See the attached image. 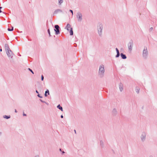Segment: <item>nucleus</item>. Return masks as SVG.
Wrapping results in <instances>:
<instances>
[{
  "label": "nucleus",
  "mask_w": 157,
  "mask_h": 157,
  "mask_svg": "<svg viewBox=\"0 0 157 157\" xmlns=\"http://www.w3.org/2000/svg\"><path fill=\"white\" fill-rule=\"evenodd\" d=\"M105 70L104 68V66L103 64L101 65L99 67V69L98 72L99 76L102 78L104 76Z\"/></svg>",
  "instance_id": "f257e3e1"
},
{
  "label": "nucleus",
  "mask_w": 157,
  "mask_h": 157,
  "mask_svg": "<svg viewBox=\"0 0 157 157\" xmlns=\"http://www.w3.org/2000/svg\"><path fill=\"white\" fill-rule=\"evenodd\" d=\"M98 32L99 36H101L102 35L103 30V25L101 23H99L97 26Z\"/></svg>",
  "instance_id": "f03ea898"
},
{
  "label": "nucleus",
  "mask_w": 157,
  "mask_h": 157,
  "mask_svg": "<svg viewBox=\"0 0 157 157\" xmlns=\"http://www.w3.org/2000/svg\"><path fill=\"white\" fill-rule=\"evenodd\" d=\"M148 55V51L147 48H144L143 52V56L144 59H146Z\"/></svg>",
  "instance_id": "7ed1b4c3"
},
{
  "label": "nucleus",
  "mask_w": 157,
  "mask_h": 157,
  "mask_svg": "<svg viewBox=\"0 0 157 157\" xmlns=\"http://www.w3.org/2000/svg\"><path fill=\"white\" fill-rule=\"evenodd\" d=\"M55 29L54 30L55 32V34L56 35H58L60 33L59 29H60V28L59 26L57 25H55L54 26Z\"/></svg>",
  "instance_id": "20e7f679"
},
{
  "label": "nucleus",
  "mask_w": 157,
  "mask_h": 157,
  "mask_svg": "<svg viewBox=\"0 0 157 157\" xmlns=\"http://www.w3.org/2000/svg\"><path fill=\"white\" fill-rule=\"evenodd\" d=\"M133 44V40H130L128 44V50L130 51H131L132 50Z\"/></svg>",
  "instance_id": "39448f33"
},
{
  "label": "nucleus",
  "mask_w": 157,
  "mask_h": 157,
  "mask_svg": "<svg viewBox=\"0 0 157 157\" xmlns=\"http://www.w3.org/2000/svg\"><path fill=\"white\" fill-rule=\"evenodd\" d=\"M76 17L78 21H81L82 20V14L81 12H78L77 13Z\"/></svg>",
  "instance_id": "423d86ee"
},
{
  "label": "nucleus",
  "mask_w": 157,
  "mask_h": 157,
  "mask_svg": "<svg viewBox=\"0 0 157 157\" xmlns=\"http://www.w3.org/2000/svg\"><path fill=\"white\" fill-rule=\"evenodd\" d=\"M6 52L8 56L9 57L12 58L14 55V54L13 53L12 51L10 50V51H7V52Z\"/></svg>",
  "instance_id": "0eeeda50"
},
{
  "label": "nucleus",
  "mask_w": 157,
  "mask_h": 157,
  "mask_svg": "<svg viewBox=\"0 0 157 157\" xmlns=\"http://www.w3.org/2000/svg\"><path fill=\"white\" fill-rule=\"evenodd\" d=\"M146 134L145 132L142 133L141 136V139L142 141L144 142L145 141L146 139Z\"/></svg>",
  "instance_id": "6e6552de"
},
{
  "label": "nucleus",
  "mask_w": 157,
  "mask_h": 157,
  "mask_svg": "<svg viewBox=\"0 0 157 157\" xmlns=\"http://www.w3.org/2000/svg\"><path fill=\"white\" fill-rule=\"evenodd\" d=\"M62 12V11L60 9H57L53 13V15H55L59 13H61Z\"/></svg>",
  "instance_id": "1a4fd4ad"
},
{
  "label": "nucleus",
  "mask_w": 157,
  "mask_h": 157,
  "mask_svg": "<svg viewBox=\"0 0 157 157\" xmlns=\"http://www.w3.org/2000/svg\"><path fill=\"white\" fill-rule=\"evenodd\" d=\"M5 48L6 50V52H7V51H10V48L8 44H5Z\"/></svg>",
  "instance_id": "9d476101"
},
{
  "label": "nucleus",
  "mask_w": 157,
  "mask_h": 157,
  "mask_svg": "<svg viewBox=\"0 0 157 157\" xmlns=\"http://www.w3.org/2000/svg\"><path fill=\"white\" fill-rule=\"evenodd\" d=\"M119 86L120 91L121 92L123 89V84L121 83H120L119 85Z\"/></svg>",
  "instance_id": "9b49d317"
},
{
  "label": "nucleus",
  "mask_w": 157,
  "mask_h": 157,
  "mask_svg": "<svg viewBox=\"0 0 157 157\" xmlns=\"http://www.w3.org/2000/svg\"><path fill=\"white\" fill-rule=\"evenodd\" d=\"M120 55L122 58L123 59H125L127 58L126 55L124 54L123 53H121Z\"/></svg>",
  "instance_id": "f8f14e48"
},
{
  "label": "nucleus",
  "mask_w": 157,
  "mask_h": 157,
  "mask_svg": "<svg viewBox=\"0 0 157 157\" xmlns=\"http://www.w3.org/2000/svg\"><path fill=\"white\" fill-rule=\"evenodd\" d=\"M117 111L116 109H114L112 111V114L113 115H116L117 114Z\"/></svg>",
  "instance_id": "ddd939ff"
},
{
  "label": "nucleus",
  "mask_w": 157,
  "mask_h": 157,
  "mask_svg": "<svg viewBox=\"0 0 157 157\" xmlns=\"http://www.w3.org/2000/svg\"><path fill=\"white\" fill-rule=\"evenodd\" d=\"M71 25L69 24H67V26L66 27V28L67 29V30H69V29H71Z\"/></svg>",
  "instance_id": "4468645a"
},
{
  "label": "nucleus",
  "mask_w": 157,
  "mask_h": 157,
  "mask_svg": "<svg viewBox=\"0 0 157 157\" xmlns=\"http://www.w3.org/2000/svg\"><path fill=\"white\" fill-rule=\"evenodd\" d=\"M48 94V95H49V92L48 90H47L45 92L44 96L46 97L48 96V94Z\"/></svg>",
  "instance_id": "2eb2a0df"
},
{
  "label": "nucleus",
  "mask_w": 157,
  "mask_h": 157,
  "mask_svg": "<svg viewBox=\"0 0 157 157\" xmlns=\"http://www.w3.org/2000/svg\"><path fill=\"white\" fill-rule=\"evenodd\" d=\"M135 90L137 94H139V93L140 88L138 86L136 87Z\"/></svg>",
  "instance_id": "dca6fc26"
},
{
  "label": "nucleus",
  "mask_w": 157,
  "mask_h": 157,
  "mask_svg": "<svg viewBox=\"0 0 157 157\" xmlns=\"http://www.w3.org/2000/svg\"><path fill=\"white\" fill-rule=\"evenodd\" d=\"M57 108L61 110L62 111H63V108L62 106H61L60 105H59L57 106Z\"/></svg>",
  "instance_id": "f3484780"
},
{
  "label": "nucleus",
  "mask_w": 157,
  "mask_h": 157,
  "mask_svg": "<svg viewBox=\"0 0 157 157\" xmlns=\"http://www.w3.org/2000/svg\"><path fill=\"white\" fill-rule=\"evenodd\" d=\"M70 35H73V31L72 28H71L70 29Z\"/></svg>",
  "instance_id": "a211bd4d"
},
{
  "label": "nucleus",
  "mask_w": 157,
  "mask_h": 157,
  "mask_svg": "<svg viewBox=\"0 0 157 157\" xmlns=\"http://www.w3.org/2000/svg\"><path fill=\"white\" fill-rule=\"evenodd\" d=\"M3 117L4 118H6V119H8L10 118V115H9V116L4 115V116H3Z\"/></svg>",
  "instance_id": "6ab92c4d"
},
{
  "label": "nucleus",
  "mask_w": 157,
  "mask_h": 157,
  "mask_svg": "<svg viewBox=\"0 0 157 157\" xmlns=\"http://www.w3.org/2000/svg\"><path fill=\"white\" fill-rule=\"evenodd\" d=\"M100 144L102 147H103V142L102 141H100Z\"/></svg>",
  "instance_id": "aec40b11"
},
{
  "label": "nucleus",
  "mask_w": 157,
  "mask_h": 157,
  "mask_svg": "<svg viewBox=\"0 0 157 157\" xmlns=\"http://www.w3.org/2000/svg\"><path fill=\"white\" fill-rule=\"evenodd\" d=\"M13 27H12L11 29H10V28H8L7 29V30L8 31H12L13 30Z\"/></svg>",
  "instance_id": "412c9836"
},
{
  "label": "nucleus",
  "mask_w": 157,
  "mask_h": 157,
  "mask_svg": "<svg viewBox=\"0 0 157 157\" xmlns=\"http://www.w3.org/2000/svg\"><path fill=\"white\" fill-rule=\"evenodd\" d=\"M63 2V0H59V5H61Z\"/></svg>",
  "instance_id": "4be33fe9"
},
{
  "label": "nucleus",
  "mask_w": 157,
  "mask_h": 157,
  "mask_svg": "<svg viewBox=\"0 0 157 157\" xmlns=\"http://www.w3.org/2000/svg\"><path fill=\"white\" fill-rule=\"evenodd\" d=\"M117 54L116 56V57L118 58L120 56V52H117Z\"/></svg>",
  "instance_id": "5701e85b"
},
{
  "label": "nucleus",
  "mask_w": 157,
  "mask_h": 157,
  "mask_svg": "<svg viewBox=\"0 0 157 157\" xmlns=\"http://www.w3.org/2000/svg\"><path fill=\"white\" fill-rule=\"evenodd\" d=\"M48 33L49 34V36H51V34H50V30H49V29H48Z\"/></svg>",
  "instance_id": "b1692460"
},
{
  "label": "nucleus",
  "mask_w": 157,
  "mask_h": 157,
  "mask_svg": "<svg viewBox=\"0 0 157 157\" xmlns=\"http://www.w3.org/2000/svg\"><path fill=\"white\" fill-rule=\"evenodd\" d=\"M28 70H29L30 71H31L32 74H34V72H33V71H32V69H31L30 68H28Z\"/></svg>",
  "instance_id": "393cba45"
},
{
  "label": "nucleus",
  "mask_w": 157,
  "mask_h": 157,
  "mask_svg": "<svg viewBox=\"0 0 157 157\" xmlns=\"http://www.w3.org/2000/svg\"><path fill=\"white\" fill-rule=\"evenodd\" d=\"M44 79V77L43 75L41 76V79L42 81H43Z\"/></svg>",
  "instance_id": "a878e982"
},
{
  "label": "nucleus",
  "mask_w": 157,
  "mask_h": 157,
  "mask_svg": "<svg viewBox=\"0 0 157 157\" xmlns=\"http://www.w3.org/2000/svg\"><path fill=\"white\" fill-rule=\"evenodd\" d=\"M69 11L72 13V15H73V11L72 10H70Z\"/></svg>",
  "instance_id": "bb28decb"
},
{
  "label": "nucleus",
  "mask_w": 157,
  "mask_h": 157,
  "mask_svg": "<svg viewBox=\"0 0 157 157\" xmlns=\"http://www.w3.org/2000/svg\"><path fill=\"white\" fill-rule=\"evenodd\" d=\"M40 101L42 102L43 103H47L45 101H43L41 99H40Z\"/></svg>",
  "instance_id": "cd10ccee"
},
{
  "label": "nucleus",
  "mask_w": 157,
  "mask_h": 157,
  "mask_svg": "<svg viewBox=\"0 0 157 157\" xmlns=\"http://www.w3.org/2000/svg\"><path fill=\"white\" fill-rule=\"evenodd\" d=\"M37 96L38 97H39L40 98H42V96H41L39 94H38L37 95Z\"/></svg>",
  "instance_id": "c85d7f7f"
},
{
  "label": "nucleus",
  "mask_w": 157,
  "mask_h": 157,
  "mask_svg": "<svg viewBox=\"0 0 157 157\" xmlns=\"http://www.w3.org/2000/svg\"><path fill=\"white\" fill-rule=\"evenodd\" d=\"M116 50L117 53L119 52V51L118 49H117V48H116Z\"/></svg>",
  "instance_id": "c756f323"
},
{
  "label": "nucleus",
  "mask_w": 157,
  "mask_h": 157,
  "mask_svg": "<svg viewBox=\"0 0 157 157\" xmlns=\"http://www.w3.org/2000/svg\"><path fill=\"white\" fill-rule=\"evenodd\" d=\"M153 27H151L149 29V31H151L153 30Z\"/></svg>",
  "instance_id": "7c9ffc66"
},
{
  "label": "nucleus",
  "mask_w": 157,
  "mask_h": 157,
  "mask_svg": "<svg viewBox=\"0 0 157 157\" xmlns=\"http://www.w3.org/2000/svg\"><path fill=\"white\" fill-rule=\"evenodd\" d=\"M23 116H26V114H25L24 113H23Z\"/></svg>",
  "instance_id": "2f4dec72"
},
{
  "label": "nucleus",
  "mask_w": 157,
  "mask_h": 157,
  "mask_svg": "<svg viewBox=\"0 0 157 157\" xmlns=\"http://www.w3.org/2000/svg\"><path fill=\"white\" fill-rule=\"evenodd\" d=\"M2 8V7H0V13L2 12V11L1 10V9Z\"/></svg>",
  "instance_id": "473e14b6"
},
{
  "label": "nucleus",
  "mask_w": 157,
  "mask_h": 157,
  "mask_svg": "<svg viewBox=\"0 0 157 157\" xmlns=\"http://www.w3.org/2000/svg\"><path fill=\"white\" fill-rule=\"evenodd\" d=\"M36 92L38 94H39V92L37 90H36Z\"/></svg>",
  "instance_id": "72a5a7b5"
},
{
  "label": "nucleus",
  "mask_w": 157,
  "mask_h": 157,
  "mask_svg": "<svg viewBox=\"0 0 157 157\" xmlns=\"http://www.w3.org/2000/svg\"><path fill=\"white\" fill-rule=\"evenodd\" d=\"M60 117L61 118H63V116L62 115Z\"/></svg>",
  "instance_id": "f704fd0d"
},
{
  "label": "nucleus",
  "mask_w": 157,
  "mask_h": 157,
  "mask_svg": "<svg viewBox=\"0 0 157 157\" xmlns=\"http://www.w3.org/2000/svg\"><path fill=\"white\" fill-rule=\"evenodd\" d=\"M35 157H39V156L38 155H36Z\"/></svg>",
  "instance_id": "c9c22d12"
},
{
  "label": "nucleus",
  "mask_w": 157,
  "mask_h": 157,
  "mask_svg": "<svg viewBox=\"0 0 157 157\" xmlns=\"http://www.w3.org/2000/svg\"><path fill=\"white\" fill-rule=\"evenodd\" d=\"M62 154H64L65 153V152L64 151H62Z\"/></svg>",
  "instance_id": "e433bc0d"
},
{
  "label": "nucleus",
  "mask_w": 157,
  "mask_h": 157,
  "mask_svg": "<svg viewBox=\"0 0 157 157\" xmlns=\"http://www.w3.org/2000/svg\"><path fill=\"white\" fill-rule=\"evenodd\" d=\"M15 113H17V111L16 109H15Z\"/></svg>",
  "instance_id": "4c0bfd02"
},
{
  "label": "nucleus",
  "mask_w": 157,
  "mask_h": 157,
  "mask_svg": "<svg viewBox=\"0 0 157 157\" xmlns=\"http://www.w3.org/2000/svg\"><path fill=\"white\" fill-rule=\"evenodd\" d=\"M2 48H1L0 49V52H2Z\"/></svg>",
  "instance_id": "58836bf2"
},
{
  "label": "nucleus",
  "mask_w": 157,
  "mask_h": 157,
  "mask_svg": "<svg viewBox=\"0 0 157 157\" xmlns=\"http://www.w3.org/2000/svg\"><path fill=\"white\" fill-rule=\"evenodd\" d=\"M59 150L60 151H61V148H59Z\"/></svg>",
  "instance_id": "ea45409f"
},
{
  "label": "nucleus",
  "mask_w": 157,
  "mask_h": 157,
  "mask_svg": "<svg viewBox=\"0 0 157 157\" xmlns=\"http://www.w3.org/2000/svg\"><path fill=\"white\" fill-rule=\"evenodd\" d=\"M74 131L75 132V133H76V130H74Z\"/></svg>",
  "instance_id": "a19ab883"
},
{
  "label": "nucleus",
  "mask_w": 157,
  "mask_h": 157,
  "mask_svg": "<svg viewBox=\"0 0 157 157\" xmlns=\"http://www.w3.org/2000/svg\"><path fill=\"white\" fill-rule=\"evenodd\" d=\"M149 157H153L152 156V155H150Z\"/></svg>",
  "instance_id": "79ce46f5"
}]
</instances>
